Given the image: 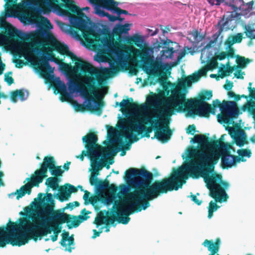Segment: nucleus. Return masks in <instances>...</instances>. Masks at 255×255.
Listing matches in <instances>:
<instances>
[{
  "mask_svg": "<svg viewBox=\"0 0 255 255\" xmlns=\"http://www.w3.org/2000/svg\"><path fill=\"white\" fill-rule=\"evenodd\" d=\"M212 108L219 107L221 113L217 116L218 121L220 123H225L228 125L234 123V119L237 118L239 115V108L235 101H227L224 100L221 103L217 99L213 101Z\"/></svg>",
  "mask_w": 255,
  "mask_h": 255,
  "instance_id": "obj_14",
  "label": "nucleus"
},
{
  "mask_svg": "<svg viewBox=\"0 0 255 255\" xmlns=\"http://www.w3.org/2000/svg\"><path fill=\"white\" fill-rule=\"evenodd\" d=\"M229 50L226 52L227 56L228 57H234V50L232 47H228Z\"/></svg>",
  "mask_w": 255,
  "mask_h": 255,
  "instance_id": "obj_64",
  "label": "nucleus"
},
{
  "mask_svg": "<svg viewBox=\"0 0 255 255\" xmlns=\"http://www.w3.org/2000/svg\"><path fill=\"white\" fill-rule=\"evenodd\" d=\"M165 104L170 108L166 112L167 117L182 112H187V116L192 117L198 116L209 118L210 114H215V109L211 105L197 99H186V94L178 88L172 91L171 95L166 97Z\"/></svg>",
  "mask_w": 255,
  "mask_h": 255,
  "instance_id": "obj_5",
  "label": "nucleus"
},
{
  "mask_svg": "<svg viewBox=\"0 0 255 255\" xmlns=\"http://www.w3.org/2000/svg\"><path fill=\"white\" fill-rule=\"evenodd\" d=\"M174 50L173 47H167L166 49L162 50L163 54L165 55L166 57H171Z\"/></svg>",
  "mask_w": 255,
  "mask_h": 255,
  "instance_id": "obj_46",
  "label": "nucleus"
},
{
  "mask_svg": "<svg viewBox=\"0 0 255 255\" xmlns=\"http://www.w3.org/2000/svg\"><path fill=\"white\" fill-rule=\"evenodd\" d=\"M96 13L99 14L101 16H107L110 21L112 22L118 20L119 18L117 16L111 15L108 12L105 11L102 9L100 7H97L96 9Z\"/></svg>",
  "mask_w": 255,
  "mask_h": 255,
  "instance_id": "obj_28",
  "label": "nucleus"
},
{
  "mask_svg": "<svg viewBox=\"0 0 255 255\" xmlns=\"http://www.w3.org/2000/svg\"><path fill=\"white\" fill-rule=\"evenodd\" d=\"M114 10L118 15H120L121 14H129L127 10L122 9L118 7H116Z\"/></svg>",
  "mask_w": 255,
  "mask_h": 255,
  "instance_id": "obj_56",
  "label": "nucleus"
},
{
  "mask_svg": "<svg viewBox=\"0 0 255 255\" xmlns=\"http://www.w3.org/2000/svg\"><path fill=\"white\" fill-rule=\"evenodd\" d=\"M50 171L51 175L54 176V177H58V176H61L63 171L61 169L60 166H55L53 168L49 170Z\"/></svg>",
  "mask_w": 255,
  "mask_h": 255,
  "instance_id": "obj_38",
  "label": "nucleus"
},
{
  "mask_svg": "<svg viewBox=\"0 0 255 255\" xmlns=\"http://www.w3.org/2000/svg\"><path fill=\"white\" fill-rule=\"evenodd\" d=\"M219 208V206L215 202H214L213 201H212L209 203L208 210H211V211H213V212H215Z\"/></svg>",
  "mask_w": 255,
  "mask_h": 255,
  "instance_id": "obj_51",
  "label": "nucleus"
},
{
  "mask_svg": "<svg viewBox=\"0 0 255 255\" xmlns=\"http://www.w3.org/2000/svg\"><path fill=\"white\" fill-rule=\"evenodd\" d=\"M18 94L16 90L11 92L10 100L13 103H16L17 101Z\"/></svg>",
  "mask_w": 255,
  "mask_h": 255,
  "instance_id": "obj_53",
  "label": "nucleus"
},
{
  "mask_svg": "<svg viewBox=\"0 0 255 255\" xmlns=\"http://www.w3.org/2000/svg\"><path fill=\"white\" fill-rule=\"evenodd\" d=\"M129 73L131 75H136L138 73L137 67L134 66H130L129 69Z\"/></svg>",
  "mask_w": 255,
  "mask_h": 255,
  "instance_id": "obj_60",
  "label": "nucleus"
},
{
  "mask_svg": "<svg viewBox=\"0 0 255 255\" xmlns=\"http://www.w3.org/2000/svg\"><path fill=\"white\" fill-rule=\"evenodd\" d=\"M251 86H252V83L250 82V83H249V86L248 88V89L250 92V96L251 98L255 99V88H252ZM254 103V102H253L248 105V109H249V106L251 105H252Z\"/></svg>",
  "mask_w": 255,
  "mask_h": 255,
  "instance_id": "obj_45",
  "label": "nucleus"
},
{
  "mask_svg": "<svg viewBox=\"0 0 255 255\" xmlns=\"http://www.w3.org/2000/svg\"><path fill=\"white\" fill-rule=\"evenodd\" d=\"M109 186V182L107 180H99L98 183L96 186L98 190H102L108 188Z\"/></svg>",
  "mask_w": 255,
  "mask_h": 255,
  "instance_id": "obj_41",
  "label": "nucleus"
},
{
  "mask_svg": "<svg viewBox=\"0 0 255 255\" xmlns=\"http://www.w3.org/2000/svg\"><path fill=\"white\" fill-rule=\"evenodd\" d=\"M120 70V66L115 64H110V69H106L105 70L109 75H113L117 73Z\"/></svg>",
  "mask_w": 255,
  "mask_h": 255,
  "instance_id": "obj_37",
  "label": "nucleus"
},
{
  "mask_svg": "<svg viewBox=\"0 0 255 255\" xmlns=\"http://www.w3.org/2000/svg\"><path fill=\"white\" fill-rule=\"evenodd\" d=\"M120 191L118 193V197L119 199H121L122 197L126 196L124 197L120 202H121L124 199L127 198L128 195L130 193L129 191V188L128 186L125 184H122L120 186ZM117 202V203H118Z\"/></svg>",
  "mask_w": 255,
  "mask_h": 255,
  "instance_id": "obj_30",
  "label": "nucleus"
},
{
  "mask_svg": "<svg viewBox=\"0 0 255 255\" xmlns=\"http://www.w3.org/2000/svg\"><path fill=\"white\" fill-rule=\"evenodd\" d=\"M129 29L130 28L129 24H125L124 25L118 24L114 28L113 33L116 36L120 37L122 34L128 33Z\"/></svg>",
  "mask_w": 255,
  "mask_h": 255,
  "instance_id": "obj_24",
  "label": "nucleus"
},
{
  "mask_svg": "<svg viewBox=\"0 0 255 255\" xmlns=\"http://www.w3.org/2000/svg\"><path fill=\"white\" fill-rule=\"evenodd\" d=\"M252 152L249 149H240V161H246L245 157L249 158L251 156Z\"/></svg>",
  "mask_w": 255,
  "mask_h": 255,
  "instance_id": "obj_36",
  "label": "nucleus"
},
{
  "mask_svg": "<svg viewBox=\"0 0 255 255\" xmlns=\"http://www.w3.org/2000/svg\"><path fill=\"white\" fill-rule=\"evenodd\" d=\"M101 78L102 79V81L101 82V85H99L97 81H96L95 85L97 87V89L95 91V93H92L90 91L89 88L85 85L84 82V84L78 83L75 80H71L69 84V89L70 91H77L81 92V94L86 98H87L89 102L88 103L84 105L83 104H79L77 101H74L73 102V106L75 110L78 112H84L86 110L90 111L92 113H97L98 115H101L102 114V108L103 107L104 103L102 101H96L95 98L89 95L88 91L90 92L91 94L95 95L97 91L98 90V87L96 85L97 83L99 86H102V82L103 81V74L101 72Z\"/></svg>",
  "mask_w": 255,
  "mask_h": 255,
  "instance_id": "obj_10",
  "label": "nucleus"
},
{
  "mask_svg": "<svg viewBox=\"0 0 255 255\" xmlns=\"http://www.w3.org/2000/svg\"><path fill=\"white\" fill-rule=\"evenodd\" d=\"M227 57L226 52H221L219 54H216L215 55V57H214L216 58V60L217 61V60H223L225 59Z\"/></svg>",
  "mask_w": 255,
  "mask_h": 255,
  "instance_id": "obj_49",
  "label": "nucleus"
},
{
  "mask_svg": "<svg viewBox=\"0 0 255 255\" xmlns=\"http://www.w3.org/2000/svg\"><path fill=\"white\" fill-rule=\"evenodd\" d=\"M60 194L58 195L57 198L61 202L68 200L72 193H76L78 191L77 187L74 185L67 183L64 187H61L59 190Z\"/></svg>",
  "mask_w": 255,
  "mask_h": 255,
  "instance_id": "obj_19",
  "label": "nucleus"
},
{
  "mask_svg": "<svg viewBox=\"0 0 255 255\" xmlns=\"http://www.w3.org/2000/svg\"><path fill=\"white\" fill-rule=\"evenodd\" d=\"M153 178L151 172L145 168H130L125 172L126 181H131L134 190L130 192L124 201H131L142 206L143 210L150 206L149 201L160 195L181 188L187 176L182 169H175L168 177L156 180L151 184Z\"/></svg>",
  "mask_w": 255,
  "mask_h": 255,
  "instance_id": "obj_1",
  "label": "nucleus"
},
{
  "mask_svg": "<svg viewBox=\"0 0 255 255\" xmlns=\"http://www.w3.org/2000/svg\"><path fill=\"white\" fill-rule=\"evenodd\" d=\"M207 1L211 5H220L221 2H223L225 3V0H207Z\"/></svg>",
  "mask_w": 255,
  "mask_h": 255,
  "instance_id": "obj_61",
  "label": "nucleus"
},
{
  "mask_svg": "<svg viewBox=\"0 0 255 255\" xmlns=\"http://www.w3.org/2000/svg\"><path fill=\"white\" fill-rule=\"evenodd\" d=\"M251 62V60L240 56V69L244 68Z\"/></svg>",
  "mask_w": 255,
  "mask_h": 255,
  "instance_id": "obj_44",
  "label": "nucleus"
},
{
  "mask_svg": "<svg viewBox=\"0 0 255 255\" xmlns=\"http://www.w3.org/2000/svg\"><path fill=\"white\" fill-rule=\"evenodd\" d=\"M91 1L95 3H99L105 4H111L113 2V0H90Z\"/></svg>",
  "mask_w": 255,
  "mask_h": 255,
  "instance_id": "obj_55",
  "label": "nucleus"
},
{
  "mask_svg": "<svg viewBox=\"0 0 255 255\" xmlns=\"http://www.w3.org/2000/svg\"><path fill=\"white\" fill-rule=\"evenodd\" d=\"M56 162L53 156H46L44 157L43 162L40 164V168L36 170L34 174L30 178H27L28 182L22 186L14 193L9 194V197L17 194V200L24 196L25 194H30L31 188L34 186H38L43 179L47 177L48 169L53 168Z\"/></svg>",
  "mask_w": 255,
  "mask_h": 255,
  "instance_id": "obj_12",
  "label": "nucleus"
},
{
  "mask_svg": "<svg viewBox=\"0 0 255 255\" xmlns=\"http://www.w3.org/2000/svg\"><path fill=\"white\" fill-rule=\"evenodd\" d=\"M61 95V100L62 102L67 101L70 98V95L67 90L60 93Z\"/></svg>",
  "mask_w": 255,
  "mask_h": 255,
  "instance_id": "obj_50",
  "label": "nucleus"
},
{
  "mask_svg": "<svg viewBox=\"0 0 255 255\" xmlns=\"http://www.w3.org/2000/svg\"><path fill=\"white\" fill-rule=\"evenodd\" d=\"M166 97H161L155 94L148 97L147 102L152 106H160L154 111L155 114L153 117L156 119L152 120L150 117L144 116L139 120L134 121L128 126L124 127L121 136L128 139L132 138L133 141H136L138 138L135 135H133L132 132H136L137 135L145 132V136L149 137V133L152 131V128H153L154 137L162 143L167 142L172 133L169 126L171 116H166V112L169 108L166 106Z\"/></svg>",
  "mask_w": 255,
  "mask_h": 255,
  "instance_id": "obj_3",
  "label": "nucleus"
},
{
  "mask_svg": "<svg viewBox=\"0 0 255 255\" xmlns=\"http://www.w3.org/2000/svg\"><path fill=\"white\" fill-rule=\"evenodd\" d=\"M34 51L37 53L43 52V54L48 56H42L40 57L38 61L35 64L37 66V69L41 75H43L53 86V88L57 90L58 93H60L67 90V87L64 82L61 81L60 78H55L54 75L51 74L54 72V68H52L49 63V60L53 61L57 64H59V59L55 58V55L52 52V50L48 49L45 52L41 48H35Z\"/></svg>",
  "mask_w": 255,
  "mask_h": 255,
  "instance_id": "obj_9",
  "label": "nucleus"
},
{
  "mask_svg": "<svg viewBox=\"0 0 255 255\" xmlns=\"http://www.w3.org/2000/svg\"><path fill=\"white\" fill-rule=\"evenodd\" d=\"M190 34L193 37L195 41L197 43L202 41L205 37V35L200 34L197 30H193Z\"/></svg>",
  "mask_w": 255,
  "mask_h": 255,
  "instance_id": "obj_34",
  "label": "nucleus"
},
{
  "mask_svg": "<svg viewBox=\"0 0 255 255\" xmlns=\"http://www.w3.org/2000/svg\"><path fill=\"white\" fill-rule=\"evenodd\" d=\"M147 31L148 32V35L151 36H153L158 33L159 30L158 28H155L154 30H153L152 29H147Z\"/></svg>",
  "mask_w": 255,
  "mask_h": 255,
  "instance_id": "obj_63",
  "label": "nucleus"
},
{
  "mask_svg": "<svg viewBox=\"0 0 255 255\" xmlns=\"http://www.w3.org/2000/svg\"><path fill=\"white\" fill-rule=\"evenodd\" d=\"M236 43H239V33L235 35L229 37L225 41V44L228 47H232V46Z\"/></svg>",
  "mask_w": 255,
  "mask_h": 255,
  "instance_id": "obj_31",
  "label": "nucleus"
},
{
  "mask_svg": "<svg viewBox=\"0 0 255 255\" xmlns=\"http://www.w3.org/2000/svg\"><path fill=\"white\" fill-rule=\"evenodd\" d=\"M233 86V83L227 80L226 83L224 85V88L226 90L229 91L232 88Z\"/></svg>",
  "mask_w": 255,
  "mask_h": 255,
  "instance_id": "obj_62",
  "label": "nucleus"
},
{
  "mask_svg": "<svg viewBox=\"0 0 255 255\" xmlns=\"http://www.w3.org/2000/svg\"><path fill=\"white\" fill-rule=\"evenodd\" d=\"M226 65L227 67L226 68V73L221 74V78H223L226 76L230 75L233 72L234 69L230 66L229 62H228Z\"/></svg>",
  "mask_w": 255,
  "mask_h": 255,
  "instance_id": "obj_43",
  "label": "nucleus"
},
{
  "mask_svg": "<svg viewBox=\"0 0 255 255\" xmlns=\"http://www.w3.org/2000/svg\"><path fill=\"white\" fill-rule=\"evenodd\" d=\"M236 62L237 64L236 71L235 73V76L237 78L239 79V55H237L236 56Z\"/></svg>",
  "mask_w": 255,
  "mask_h": 255,
  "instance_id": "obj_48",
  "label": "nucleus"
},
{
  "mask_svg": "<svg viewBox=\"0 0 255 255\" xmlns=\"http://www.w3.org/2000/svg\"><path fill=\"white\" fill-rule=\"evenodd\" d=\"M81 213L82 215L72 216L64 212L55 211L52 216L38 215L36 223L38 226L39 239L51 234L52 231L54 232V234L58 236L62 230V225L65 223L68 224L69 229H71L73 227H78L82 222L90 218L87 215L90 214L91 212L84 208Z\"/></svg>",
  "mask_w": 255,
  "mask_h": 255,
  "instance_id": "obj_7",
  "label": "nucleus"
},
{
  "mask_svg": "<svg viewBox=\"0 0 255 255\" xmlns=\"http://www.w3.org/2000/svg\"><path fill=\"white\" fill-rule=\"evenodd\" d=\"M190 34L193 37L195 41L197 43L202 41L205 37V35L200 34L197 30H193Z\"/></svg>",
  "mask_w": 255,
  "mask_h": 255,
  "instance_id": "obj_35",
  "label": "nucleus"
},
{
  "mask_svg": "<svg viewBox=\"0 0 255 255\" xmlns=\"http://www.w3.org/2000/svg\"><path fill=\"white\" fill-rule=\"evenodd\" d=\"M69 233L68 232L64 231V232L62 234V239L60 241V244L63 247H66L67 245L66 244V242L67 241V240L69 238Z\"/></svg>",
  "mask_w": 255,
  "mask_h": 255,
  "instance_id": "obj_42",
  "label": "nucleus"
},
{
  "mask_svg": "<svg viewBox=\"0 0 255 255\" xmlns=\"http://www.w3.org/2000/svg\"><path fill=\"white\" fill-rule=\"evenodd\" d=\"M231 149H223L210 153L199 151L196 154L197 160H192L181 169L187 176L189 175L193 178L203 177L206 186L210 190L209 195L216 202L226 201L228 196L219 183H216V179L221 180L222 176L218 174L210 175L209 173L214 171L215 165L220 157L221 158V166L223 169H228L236 163L239 162V149L237 150L238 155L235 156L231 155L230 151Z\"/></svg>",
  "mask_w": 255,
  "mask_h": 255,
  "instance_id": "obj_2",
  "label": "nucleus"
},
{
  "mask_svg": "<svg viewBox=\"0 0 255 255\" xmlns=\"http://www.w3.org/2000/svg\"><path fill=\"white\" fill-rule=\"evenodd\" d=\"M204 247L207 248L208 250L210 252L209 255H220L217 254L219 252L221 245V239L217 238L215 241L213 240H205L202 244Z\"/></svg>",
  "mask_w": 255,
  "mask_h": 255,
  "instance_id": "obj_18",
  "label": "nucleus"
},
{
  "mask_svg": "<svg viewBox=\"0 0 255 255\" xmlns=\"http://www.w3.org/2000/svg\"><path fill=\"white\" fill-rule=\"evenodd\" d=\"M91 165L92 168V172L91 175L97 177V176L99 174V170L102 169L104 165L101 163L99 159L94 160L91 162Z\"/></svg>",
  "mask_w": 255,
  "mask_h": 255,
  "instance_id": "obj_26",
  "label": "nucleus"
},
{
  "mask_svg": "<svg viewBox=\"0 0 255 255\" xmlns=\"http://www.w3.org/2000/svg\"><path fill=\"white\" fill-rule=\"evenodd\" d=\"M60 182V179L57 177H50L48 178L45 182V185L51 188L53 190H56L59 186L58 183Z\"/></svg>",
  "mask_w": 255,
  "mask_h": 255,
  "instance_id": "obj_27",
  "label": "nucleus"
},
{
  "mask_svg": "<svg viewBox=\"0 0 255 255\" xmlns=\"http://www.w3.org/2000/svg\"><path fill=\"white\" fill-rule=\"evenodd\" d=\"M105 220L106 216L104 215V214L102 212H100L95 218L94 223L98 227L103 224H105Z\"/></svg>",
  "mask_w": 255,
  "mask_h": 255,
  "instance_id": "obj_33",
  "label": "nucleus"
},
{
  "mask_svg": "<svg viewBox=\"0 0 255 255\" xmlns=\"http://www.w3.org/2000/svg\"><path fill=\"white\" fill-rule=\"evenodd\" d=\"M229 134L235 140L236 144L239 146V123L235 125V128L227 127Z\"/></svg>",
  "mask_w": 255,
  "mask_h": 255,
  "instance_id": "obj_25",
  "label": "nucleus"
},
{
  "mask_svg": "<svg viewBox=\"0 0 255 255\" xmlns=\"http://www.w3.org/2000/svg\"><path fill=\"white\" fill-rule=\"evenodd\" d=\"M235 0H225V3L229 5L232 11L230 12V14L228 15L227 17L225 20L224 16L223 18L220 20L218 25L220 26L219 30V35L224 31H227L229 29L233 30L237 26V19L239 13L238 12V7L234 4Z\"/></svg>",
  "mask_w": 255,
  "mask_h": 255,
  "instance_id": "obj_16",
  "label": "nucleus"
},
{
  "mask_svg": "<svg viewBox=\"0 0 255 255\" xmlns=\"http://www.w3.org/2000/svg\"><path fill=\"white\" fill-rule=\"evenodd\" d=\"M67 241H68V245L69 246V248L68 249V251L69 252H71L72 248H71V247L70 246L71 245H74V239L73 238V235L71 236V237H70L68 238V239L67 240Z\"/></svg>",
  "mask_w": 255,
  "mask_h": 255,
  "instance_id": "obj_58",
  "label": "nucleus"
},
{
  "mask_svg": "<svg viewBox=\"0 0 255 255\" xmlns=\"http://www.w3.org/2000/svg\"><path fill=\"white\" fill-rule=\"evenodd\" d=\"M6 227H0V248L10 244L12 246L20 247L28 243L30 240L36 242L39 239L36 223L29 219H19V223L9 221Z\"/></svg>",
  "mask_w": 255,
  "mask_h": 255,
  "instance_id": "obj_6",
  "label": "nucleus"
},
{
  "mask_svg": "<svg viewBox=\"0 0 255 255\" xmlns=\"http://www.w3.org/2000/svg\"><path fill=\"white\" fill-rule=\"evenodd\" d=\"M100 180L96 177L93 176H90L89 181L90 183L92 186H97V184L98 183Z\"/></svg>",
  "mask_w": 255,
  "mask_h": 255,
  "instance_id": "obj_52",
  "label": "nucleus"
},
{
  "mask_svg": "<svg viewBox=\"0 0 255 255\" xmlns=\"http://www.w3.org/2000/svg\"><path fill=\"white\" fill-rule=\"evenodd\" d=\"M133 54L141 59L143 64L139 67L142 68L148 75L154 77H159L163 74L165 66L161 62L152 61L147 50L134 48Z\"/></svg>",
  "mask_w": 255,
  "mask_h": 255,
  "instance_id": "obj_15",
  "label": "nucleus"
},
{
  "mask_svg": "<svg viewBox=\"0 0 255 255\" xmlns=\"http://www.w3.org/2000/svg\"><path fill=\"white\" fill-rule=\"evenodd\" d=\"M116 105H119L121 107L122 109V112L127 110L137 111L138 110L140 107V106L137 103L133 102V99L132 98H128L126 100L123 99L120 103L117 102Z\"/></svg>",
  "mask_w": 255,
  "mask_h": 255,
  "instance_id": "obj_22",
  "label": "nucleus"
},
{
  "mask_svg": "<svg viewBox=\"0 0 255 255\" xmlns=\"http://www.w3.org/2000/svg\"><path fill=\"white\" fill-rule=\"evenodd\" d=\"M43 4L44 9L53 8L57 10L62 15L69 17L71 23L77 30L81 31L83 38L88 44L93 49L101 50L109 47V40L102 36L100 33L96 32L92 28L87 25V22L84 17L86 15L73 1H67L64 3L58 4V0H40ZM12 2V0H7Z\"/></svg>",
  "mask_w": 255,
  "mask_h": 255,
  "instance_id": "obj_4",
  "label": "nucleus"
},
{
  "mask_svg": "<svg viewBox=\"0 0 255 255\" xmlns=\"http://www.w3.org/2000/svg\"><path fill=\"white\" fill-rule=\"evenodd\" d=\"M85 143L86 151L83 150L79 158L83 160L84 157L88 156L91 162L95 159H99L100 157H105L106 155L115 156L121 150L115 145H112L106 148L97 143L98 138L94 132H90L82 137Z\"/></svg>",
  "mask_w": 255,
  "mask_h": 255,
  "instance_id": "obj_11",
  "label": "nucleus"
},
{
  "mask_svg": "<svg viewBox=\"0 0 255 255\" xmlns=\"http://www.w3.org/2000/svg\"><path fill=\"white\" fill-rule=\"evenodd\" d=\"M212 96L213 94L212 91H205L199 96V99H197V100H202L203 101H204L205 100H209Z\"/></svg>",
  "mask_w": 255,
  "mask_h": 255,
  "instance_id": "obj_39",
  "label": "nucleus"
},
{
  "mask_svg": "<svg viewBox=\"0 0 255 255\" xmlns=\"http://www.w3.org/2000/svg\"><path fill=\"white\" fill-rule=\"evenodd\" d=\"M249 111L251 112L253 116V118L254 120V128L255 129V103H254L252 105L249 106ZM251 140L253 142L255 143V135H254L251 138Z\"/></svg>",
  "mask_w": 255,
  "mask_h": 255,
  "instance_id": "obj_40",
  "label": "nucleus"
},
{
  "mask_svg": "<svg viewBox=\"0 0 255 255\" xmlns=\"http://www.w3.org/2000/svg\"><path fill=\"white\" fill-rule=\"evenodd\" d=\"M113 207L115 208L116 216L113 215L111 216H106L105 224H113L115 221L118 223L124 225L127 224L129 220V215L134 212H138L143 210L142 206L136 204L131 201H124V199L121 202L115 203Z\"/></svg>",
  "mask_w": 255,
  "mask_h": 255,
  "instance_id": "obj_13",
  "label": "nucleus"
},
{
  "mask_svg": "<svg viewBox=\"0 0 255 255\" xmlns=\"http://www.w3.org/2000/svg\"><path fill=\"white\" fill-rule=\"evenodd\" d=\"M51 46L52 50L61 55H67L73 62H75L77 69L85 75L84 83L89 88L91 92L94 94L97 89V87L95 85L96 81L99 85L102 81L101 78V71L90 63L77 57L75 54L69 51V47L66 44L55 40L51 43Z\"/></svg>",
  "mask_w": 255,
  "mask_h": 255,
  "instance_id": "obj_8",
  "label": "nucleus"
},
{
  "mask_svg": "<svg viewBox=\"0 0 255 255\" xmlns=\"http://www.w3.org/2000/svg\"><path fill=\"white\" fill-rule=\"evenodd\" d=\"M241 122L242 120H240V124L241 123ZM244 134L245 132L240 126V147L243 146L246 143V139L244 138L243 137Z\"/></svg>",
  "mask_w": 255,
  "mask_h": 255,
  "instance_id": "obj_47",
  "label": "nucleus"
},
{
  "mask_svg": "<svg viewBox=\"0 0 255 255\" xmlns=\"http://www.w3.org/2000/svg\"><path fill=\"white\" fill-rule=\"evenodd\" d=\"M218 63L216 59L214 57L212 58L208 61L206 65L205 66L206 69L208 70H213L218 67Z\"/></svg>",
  "mask_w": 255,
  "mask_h": 255,
  "instance_id": "obj_32",
  "label": "nucleus"
},
{
  "mask_svg": "<svg viewBox=\"0 0 255 255\" xmlns=\"http://www.w3.org/2000/svg\"><path fill=\"white\" fill-rule=\"evenodd\" d=\"M228 95L230 98H234L235 101H239V95L235 94V93L232 91H229Z\"/></svg>",
  "mask_w": 255,
  "mask_h": 255,
  "instance_id": "obj_59",
  "label": "nucleus"
},
{
  "mask_svg": "<svg viewBox=\"0 0 255 255\" xmlns=\"http://www.w3.org/2000/svg\"><path fill=\"white\" fill-rule=\"evenodd\" d=\"M240 15L249 17L253 9L255 0H240Z\"/></svg>",
  "mask_w": 255,
  "mask_h": 255,
  "instance_id": "obj_21",
  "label": "nucleus"
},
{
  "mask_svg": "<svg viewBox=\"0 0 255 255\" xmlns=\"http://www.w3.org/2000/svg\"><path fill=\"white\" fill-rule=\"evenodd\" d=\"M14 62L15 64V66L17 68H22L24 65H25V63L24 62V61L17 59H15L14 61Z\"/></svg>",
  "mask_w": 255,
  "mask_h": 255,
  "instance_id": "obj_54",
  "label": "nucleus"
},
{
  "mask_svg": "<svg viewBox=\"0 0 255 255\" xmlns=\"http://www.w3.org/2000/svg\"><path fill=\"white\" fill-rule=\"evenodd\" d=\"M46 201L47 203L46 204L44 211L40 214L37 213L36 214V219H37L38 215H46V216H52V214L55 211L62 212L60 210H54L55 201L53 198V195L51 193H46Z\"/></svg>",
  "mask_w": 255,
  "mask_h": 255,
  "instance_id": "obj_20",
  "label": "nucleus"
},
{
  "mask_svg": "<svg viewBox=\"0 0 255 255\" xmlns=\"http://www.w3.org/2000/svg\"><path fill=\"white\" fill-rule=\"evenodd\" d=\"M200 79V75L197 73L193 74L185 77L179 85L180 87H184L185 86H190L192 82H197Z\"/></svg>",
  "mask_w": 255,
  "mask_h": 255,
  "instance_id": "obj_23",
  "label": "nucleus"
},
{
  "mask_svg": "<svg viewBox=\"0 0 255 255\" xmlns=\"http://www.w3.org/2000/svg\"><path fill=\"white\" fill-rule=\"evenodd\" d=\"M223 134L218 140L209 141L208 138L202 134L195 135L192 140L195 143H198L203 146L209 145L211 147L217 149V151L223 150V149L232 148L231 144L223 141L224 136Z\"/></svg>",
  "mask_w": 255,
  "mask_h": 255,
  "instance_id": "obj_17",
  "label": "nucleus"
},
{
  "mask_svg": "<svg viewBox=\"0 0 255 255\" xmlns=\"http://www.w3.org/2000/svg\"><path fill=\"white\" fill-rule=\"evenodd\" d=\"M4 81L7 83L8 85H10L14 83L13 78L11 76H9L6 74L4 76Z\"/></svg>",
  "mask_w": 255,
  "mask_h": 255,
  "instance_id": "obj_57",
  "label": "nucleus"
},
{
  "mask_svg": "<svg viewBox=\"0 0 255 255\" xmlns=\"http://www.w3.org/2000/svg\"><path fill=\"white\" fill-rule=\"evenodd\" d=\"M243 26L246 36L250 39V42L251 43L253 39H255V34H253L255 30L250 25L244 24Z\"/></svg>",
  "mask_w": 255,
  "mask_h": 255,
  "instance_id": "obj_29",
  "label": "nucleus"
}]
</instances>
